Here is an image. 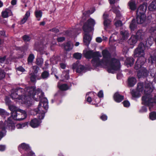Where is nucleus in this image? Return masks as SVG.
<instances>
[{
	"instance_id": "1",
	"label": "nucleus",
	"mask_w": 156,
	"mask_h": 156,
	"mask_svg": "<svg viewBox=\"0 0 156 156\" xmlns=\"http://www.w3.org/2000/svg\"><path fill=\"white\" fill-rule=\"evenodd\" d=\"M42 93L40 89L35 90L34 87H27L25 89L21 88L12 90L11 97L12 98L18 101L22 105L28 107L32 104V98L36 101L41 99V96Z\"/></svg>"
},
{
	"instance_id": "2",
	"label": "nucleus",
	"mask_w": 156,
	"mask_h": 156,
	"mask_svg": "<svg viewBox=\"0 0 156 156\" xmlns=\"http://www.w3.org/2000/svg\"><path fill=\"white\" fill-rule=\"evenodd\" d=\"M104 61L103 62L99 61V57L101 55L98 52H94L91 51H89L85 53V57L88 58H93L92 63L95 66L105 65L107 68L108 71L109 73H114L119 70L120 68L119 61L113 58H111L108 52L104 50L102 52Z\"/></svg>"
},
{
	"instance_id": "3",
	"label": "nucleus",
	"mask_w": 156,
	"mask_h": 156,
	"mask_svg": "<svg viewBox=\"0 0 156 156\" xmlns=\"http://www.w3.org/2000/svg\"><path fill=\"white\" fill-rule=\"evenodd\" d=\"M142 85L140 83L138 84V88L137 91L136 92L135 95H133L134 97H139L142 94L144 93L145 95L142 98V103L149 106L150 111L152 110V108H154V106L156 104V96L154 100H152L151 96L149 94L153 90V87L151 82L146 83L145 85V90L143 91L142 87Z\"/></svg>"
},
{
	"instance_id": "4",
	"label": "nucleus",
	"mask_w": 156,
	"mask_h": 156,
	"mask_svg": "<svg viewBox=\"0 0 156 156\" xmlns=\"http://www.w3.org/2000/svg\"><path fill=\"white\" fill-rule=\"evenodd\" d=\"M145 48L144 44L142 43H140L134 52V56L138 57L135 65V68L136 70L140 69L137 74L139 78H140L142 76H146L148 74L147 71L146 69L142 68L141 66L144 65L146 60L145 58L144 57L145 55L144 50Z\"/></svg>"
},
{
	"instance_id": "5",
	"label": "nucleus",
	"mask_w": 156,
	"mask_h": 156,
	"mask_svg": "<svg viewBox=\"0 0 156 156\" xmlns=\"http://www.w3.org/2000/svg\"><path fill=\"white\" fill-rule=\"evenodd\" d=\"M48 101L46 98H41L38 108L35 109L31 110V114L32 115L37 114L40 119H43L44 117L45 113L48 108Z\"/></svg>"
},
{
	"instance_id": "6",
	"label": "nucleus",
	"mask_w": 156,
	"mask_h": 156,
	"mask_svg": "<svg viewBox=\"0 0 156 156\" xmlns=\"http://www.w3.org/2000/svg\"><path fill=\"white\" fill-rule=\"evenodd\" d=\"M147 9V5L144 3L140 5L138 8L137 12L136 21L137 24H141L144 23L146 19L145 13Z\"/></svg>"
},
{
	"instance_id": "7",
	"label": "nucleus",
	"mask_w": 156,
	"mask_h": 156,
	"mask_svg": "<svg viewBox=\"0 0 156 156\" xmlns=\"http://www.w3.org/2000/svg\"><path fill=\"white\" fill-rule=\"evenodd\" d=\"M17 112H14L12 115L13 119L15 120H21L24 119L27 117V115L26 112L20 109H18Z\"/></svg>"
},
{
	"instance_id": "8",
	"label": "nucleus",
	"mask_w": 156,
	"mask_h": 156,
	"mask_svg": "<svg viewBox=\"0 0 156 156\" xmlns=\"http://www.w3.org/2000/svg\"><path fill=\"white\" fill-rule=\"evenodd\" d=\"M95 24V21L93 19H88L85 23L83 30L85 32H90L94 30V27Z\"/></svg>"
},
{
	"instance_id": "9",
	"label": "nucleus",
	"mask_w": 156,
	"mask_h": 156,
	"mask_svg": "<svg viewBox=\"0 0 156 156\" xmlns=\"http://www.w3.org/2000/svg\"><path fill=\"white\" fill-rule=\"evenodd\" d=\"M108 15L106 13H104L103 15V18L104 20L103 24L105 27V29L107 31L109 32V30H108V28H110L111 27L110 26L111 21L108 19Z\"/></svg>"
},
{
	"instance_id": "10",
	"label": "nucleus",
	"mask_w": 156,
	"mask_h": 156,
	"mask_svg": "<svg viewBox=\"0 0 156 156\" xmlns=\"http://www.w3.org/2000/svg\"><path fill=\"white\" fill-rule=\"evenodd\" d=\"M72 68L73 70L76 69V72L79 73L83 71L84 68L83 66L79 65L78 63H77L73 65Z\"/></svg>"
},
{
	"instance_id": "11",
	"label": "nucleus",
	"mask_w": 156,
	"mask_h": 156,
	"mask_svg": "<svg viewBox=\"0 0 156 156\" xmlns=\"http://www.w3.org/2000/svg\"><path fill=\"white\" fill-rule=\"evenodd\" d=\"M120 8L119 6H116L115 5H113L112 7V10L116 14V17L115 18V20H116L117 18L119 16H121L119 12Z\"/></svg>"
},
{
	"instance_id": "12",
	"label": "nucleus",
	"mask_w": 156,
	"mask_h": 156,
	"mask_svg": "<svg viewBox=\"0 0 156 156\" xmlns=\"http://www.w3.org/2000/svg\"><path fill=\"white\" fill-rule=\"evenodd\" d=\"M11 117H10L8 119L7 122V126H8L9 129L10 131H12L14 130L15 126V124L13 122L12 120H11Z\"/></svg>"
},
{
	"instance_id": "13",
	"label": "nucleus",
	"mask_w": 156,
	"mask_h": 156,
	"mask_svg": "<svg viewBox=\"0 0 156 156\" xmlns=\"http://www.w3.org/2000/svg\"><path fill=\"white\" fill-rule=\"evenodd\" d=\"M41 122L40 121L36 119H34L31 121L30 124L31 127L34 128L38 126Z\"/></svg>"
},
{
	"instance_id": "14",
	"label": "nucleus",
	"mask_w": 156,
	"mask_h": 156,
	"mask_svg": "<svg viewBox=\"0 0 156 156\" xmlns=\"http://www.w3.org/2000/svg\"><path fill=\"white\" fill-rule=\"evenodd\" d=\"M91 38V36L88 34L87 33L84 34L83 36V41L85 44L87 45H88Z\"/></svg>"
},
{
	"instance_id": "15",
	"label": "nucleus",
	"mask_w": 156,
	"mask_h": 156,
	"mask_svg": "<svg viewBox=\"0 0 156 156\" xmlns=\"http://www.w3.org/2000/svg\"><path fill=\"white\" fill-rule=\"evenodd\" d=\"M114 100L117 102H119L123 99V96L120 95L118 93H115L114 95Z\"/></svg>"
},
{
	"instance_id": "16",
	"label": "nucleus",
	"mask_w": 156,
	"mask_h": 156,
	"mask_svg": "<svg viewBox=\"0 0 156 156\" xmlns=\"http://www.w3.org/2000/svg\"><path fill=\"white\" fill-rule=\"evenodd\" d=\"M93 94L94 93L93 92L87 93L86 94L87 100L88 102L91 103L92 104H95L96 106H98L97 104H95V103H94L93 102L91 103L92 101L91 97L93 96Z\"/></svg>"
},
{
	"instance_id": "17",
	"label": "nucleus",
	"mask_w": 156,
	"mask_h": 156,
	"mask_svg": "<svg viewBox=\"0 0 156 156\" xmlns=\"http://www.w3.org/2000/svg\"><path fill=\"white\" fill-rule=\"evenodd\" d=\"M129 33L126 30H122L120 32V36L122 37L121 40H125L128 38L129 37Z\"/></svg>"
},
{
	"instance_id": "18",
	"label": "nucleus",
	"mask_w": 156,
	"mask_h": 156,
	"mask_svg": "<svg viewBox=\"0 0 156 156\" xmlns=\"http://www.w3.org/2000/svg\"><path fill=\"white\" fill-rule=\"evenodd\" d=\"M12 15V12L9 9H6L2 12V16L4 18H7Z\"/></svg>"
},
{
	"instance_id": "19",
	"label": "nucleus",
	"mask_w": 156,
	"mask_h": 156,
	"mask_svg": "<svg viewBox=\"0 0 156 156\" xmlns=\"http://www.w3.org/2000/svg\"><path fill=\"white\" fill-rule=\"evenodd\" d=\"M138 38L134 35H132L128 41V43L130 45L135 44Z\"/></svg>"
},
{
	"instance_id": "20",
	"label": "nucleus",
	"mask_w": 156,
	"mask_h": 156,
	"mask_svg": "<svg viewBox=\"0 0 156 156\" xmlns=\"http://www.w3.org/2000/svg\"><path fill=\"white\" fill-rule=\"evenodd\" d=\"M134 59L133 58H129L126 59L125 64L128 67L131 66L133 64Z\"/></svg>"
},
{
	"instance_id": "21",
	"label": "nucleus",
	"mask_w": 156,
	"mask_h": 156,
	"mask_svg": "<svg viewBox=\"0 0 156 156\" xmlns=\"http://www.w3.org/2000/svg\"><path fill=\"white\" fill-rule=\"evenodd\" d=\"M36 17L38 21H40L42 15V12L40 10H36L35 12Z\"/></svg>"
},
{
	"instance_id": "22",
	"label": "nucleus",
	"mask_w": 156,
	"mask_h": 156,
	"mask_svg": "<svg viewBox=\"0 0 156 156\" xmlns=\"http://www.w3.org/2000/svg\"><path fill=\"white\" fill-rule=\"evenodd\" d=\"M30 11H27L25 14L23 19L21 21V24H23L25 23L27 20L28 18L30 16Z\"/></svg>"
},
{
	"instance_id": "23",
	"label": "nucleus",
	"mask_w": 156,
	"mask_h": 156,
	"mask_svg": "<svg viewBox=\"0 0 156 156\" xmlns=\"http://www.w3.org/2000/svg\"><path fill=\"white\" fill-rule=\"evenodd\" d=\"M136 79L133 77H129L128 79V84L130 87L133 86L136 83Z\"/></svg>"
},
{
	"instance_id": "24",
	"label": "nucleus",
	"mask_w": 156,
	"mask_h": 156,
	"mask_svg": "<svg viewBox=\"0 0 156 156\" xmlns=\"http://www.w3.org/2000/svg\"><path fill=\"white\" fill-rule=\"evenodd\" d=\"M61 78L64 81L68 80L69 78V71L68 70L64 71L61 75Z\"/></svg>"
},
{
	"instance_id": "25",
	"label": "nucleus",
	"mask_w": 156,
	"mask_h": 156,
	"mask_svg": "<svg viewBox=\"0 0 156 156\" xmlns=\"http://www.w3.org/2000/svg\"><path fill=\"white\" fill-rule=\"evenodd\" d=\"M150 10L153 11L156 9V0H154L150 4L148 7Z\"/></svg>"
},
{
	"instance_id": "26",
	"label": "nucleus",
	"mask_w": 156,
	"mask_h": 156,
	"mask_svg": "<svg viewBox=\"0 0 156 156\" xmlns=\"http://www.w3.org/2000/svg\"><path fill=\"white\" fill-rule=\"evenodd\" d=\"M73 47V44L70 42H67L64 46V48L66 51L71 50Z\"/></svg>"
},
{
	"instance_id": "27",
	"label": "nucleus",
	"mask_w": 156,
	"mask_h": 156,
	"mask_svg": "<svg viewBox=\"0 0 156 156\" xmlns=\"http://www.w3.org/2000/svg\"><path fill=\"white\" fill-rule=\"evenodd\" d=\"M58 87L61 90H65L68 89V87L66 84H64L61 85L60 84L59 82L58 83Z\"/></svg>"
},
{
	"instance_id": "28",
	"label": "nucleus",
	"mask_w": 156,
	"mask_h": 156,
	"mask_svg": "<svg viewBox=\"0 0 156 156\" xmlns=\"http://www.w3.org/2000/svg\"><path fill=\"white\" fill-rule=\"evenodd\" d=\"M7 122L5 121V123H4L2 121L0 122V131L5 133V130L7 124Z\"/></svg>"
},
{
	"instance_id": "29",
	"label": "nucleus",
	"mask_w": 156,
	"mask_h": 156,
	"mask_svg": "<svg viewBox=\"0 0 156 156\" xmlns=\"http://www.w3.org/2000/svg\"><path fill=\"white\" fill-rule=\"evenodd\" d=\"M128 5L131 10H135L136 8L135 3L133 1H131L129 2Z\"/></svg>"
},
{
	"instance_id": "30",
	"label": "nucleus",
	"mask_w": 156,
	"mask_h": 156,
	"mask_svg": "<svg viewBox=\"0 0 156 156\" xmlns=\"http://www.w3.org/2000/svg\"><path fill=\"white\" fill-rule=\"evenodd\" d=\"M121 16H119L115 20H114V24L116 27H119L121 26L122 25V22L121 21L119 20Z\"/></svg>"
},
{
	"instance_id": "31",
	"label": "nucleus",
	"mask_w": 156,
	"mask_h": 156,
	"mask_svg": "<svg viewBox=\"0 0 156 156\" xmlns=\"http://www.w3.org/2000/svg\"><path fill=\"white\" fill-rule=\"evenodd\" d=\"M19 148L20 149H22L27 150L29 149L30 147L28 144H27L24 143H23L21 144L19 146Z\"/></svg>"
},
{
	"instance_id": "32",
	"label": "nucleus",
	"mask_w": 156,
	"mask_h": 156,
	"mask_svg": "<svg viewBox=\"0 0 156 156\" xmlns=\"http://www.w3.org/2000/svg\"><path fill=\"white\" fill-rule=\"evenodd\" d=\"M137 23L135 20H133L130 25V27L132 30H134L136 28Z\"/></svg>"
},
{
	"instance_id": "33",
	"label": "nucleus",
	"mask_w": 156,
	"mask_h": 156,
	"mask_svg": "<svg viewBox=\"0 0 156 156\" xmlns=\"http://www.w3.org/2000/svg\"><path fill=\"white\" fill-rule=\"evenodd\" d=\"M9 108L10 110L12 111L11 112V116H12V115L13 112H17L18 110V109H19V108H17L15 106L13 105H10L9 106Z\"/></svg>"
},
{
	"instance_id": "34",
	"label": "nucleus",
	"mask_w": 156,
	"mask_h": 156,
	"mask_svg": "<svg viewBox=\"0 0 156 156\" xmlns=\"http://www.w3.org/2000/svg\"><path fill=\"white\" fill-rule=\"evenodd\" d=\"M34 57V55L32 54H30L29 55L27 59V61L28 64L31 63L32 62Z\"/></svg>"
},
{
	"instance_id": "35",
	"label": "nucleus",
	"mask_w": 156,
	"mask_h": 156,
	"mask_svg": "<svg viewBox=\"0 0 156 156\" xmlns=\"http://www.w3.org/2000/svg\"><path fill=\"white\" fill-rule=\"evenodd\" d=\"M26 126H27V123L26 122L22 124H18L16 125V127L18 129H22Z\"/></svg>"
},
{
	"instance_id": "36",
	"label": "nucleus",
	"mask_w": 156,
	"mask_h": 156,
	"mask_svg": "<svg viewBox=\"0 0 156 156\" xmlns=\"http://www.w3.org/2000/svg\"><path fill=\"white\" fill-rule=\"evenodd\" d=\"M149 117L151 120H154L156 119V113L153 112H151L149 115Z\"/></svg>"
},
{
	"instance_id": "37",
	"label": "nucleus",
	"mask_w": 156,
	"mask_h": 156,
	"mask_svg": "<svg viewBox=\"0 0 156 156\" xmlns=\"http://www.w3.org/2000/svg\"><path fill=\"white\" fill-rule=\"evenodd\" d=\"M43 63V59L41 58H37L36 59V63L39 66H41Z\"/></svg>"
},
{
	"instance_id": "38",
	"label": "nucleus",
	"mask_w": 156,
	"mask_h": 156,
	"mask_svg": "<svg viewBox=\"0 0 156 156\" xmlns=\"http://www.w3.org/2000/svg\"><path fill=\"white\" fill-rule=\"evenodd\" d=\"M144 33L142 32L141 30H139L136 33V37L138 38H142V37L143 36Z\"/></svg>"
},
{
	"instance_id": "39",
	"label": "nucleus",
	"mask_w": 156,
	"mask_h": 156,
	"mask_svg": "<svg viewBox=\"0 0 156 156\" xmlns=\"http://www.w3.org/2000/svg\"><path fill=\"white\" fill-rule=\"evenodd\" d=\"M49 75V74L48 72L47 71H44L41 74V76L42 78L45 79L48 77Z\"/></svg>"
},
{
	"instance_id": "40",
	"label": "nucleus",
	"mask_w": 156,
	"mask_h": 156,
	"mask_svg": "<svg viewBox=\"0 0 156 156\" xmlns=\"http://www.w3.org/2000/svg\"><path fill=\"white\" fill-rule=\"evenodd\" d=\"M73 57L76 59H80L81 58L82 55L79 53H76L73 55Z\"/></svg>"
},
{
	"instance_id": "41",
	"label": "nucleus",
	"mask_w": 156,
	"mask_h": 156,
	"mask_svg": "<svg viewBox=\"0 0 156 156\" xmlns=\"http://www.w3.org/2000/svg\"><path fill=\"white\" fill-rule=\"evenodd\" d=\"M23 37V40L26 42L28 41L31 39V37L27 35H24Z\"/></svg>"
},
{
	"instance_id": "42",
	"label": "nucleus",
	"mask_w": 156,
	"mask_h": 156,
	"mask_svg": "<svg viewBox=\"0 0 156 156\" xmlns=\"http://www.w3.org/2000/svg\"><path fill=\"white\" fill-rule=\"evenodd\" d=\"M9 115V114L5 112L4 109L0 108V115Z\"/></svg>"
},
{
	"instance_id": "43",
	"label": "nucleus",
	"mask_w": 156,
	"mask_h": 156,
	"mask_svg": "<svg viewBox=\"0 0 156 156\" xmlns=\"http://www.w3.org/2000/svg\"><path fill=\"white\" fill-rule=\"evenodd\" d=\"M31 76L30 77V79L31 81L34 82L36 80V75L34 74H32L31 73L30 74Z\"/></svg>"
},
{
	"instance_id": "44",
	"label": "nucleus",
	"mask_w": 156,
	"mask_h": 156,
	"mask_svg": "<svg viewBox=\"0 0 156 156\" xmlns=\"http://www.w3.org/2000/svg\"><path fill=\"white\" fill-rule=\"evenodd\" d=\"M123 103L124 106L126 107H128L130 105V103L128 101H124L123 102Z\"/></svg>"
},
{
	"instance_id": "45",
	"label": "nucleus",
	"mask_w": 156,
	"mask_h": 156,
	"mask_svg": "<svg viewBox=\"0 0 156 156\" xmlns=\"http://www.w3.org/2000/svg\"><path fill=\"white\" fill-rule=\"evenodd\" d=\"M5 77L4 72L2 70H0V80L2 79Z\"/></svg>"
},
{
	"instance_id": "46",
	"label": "nucleus",
	"mask_w": 156,
	"mask_h": 156,
	"mask_svg": "<svg viewBox=\"0 0 156 156\" xmlns=\"http://www.w3.org/2000/svg\"><path fill=\"white\" fill-rule=\"evenodd\" d=\"M16 71L17 72H18V71H20L23 72H25V69H24L22 67L20 66L17 68Z\"/></svg>"
},
{
	"instance_id": "47",
	"label": "nucleus",
	"mask_w": 156,
	"mask_h": 156,
	"mask_svg": "<svg viewBox=\"0 0 156 156\" xmlns=\"http://www.w3.org/2000/svg\"><path fill=\"white\" fill-rule=\"evenodd\" d=\"M5 102L6 104L9 106L10 105L11 101L9 100V98L7 97H6L5 98Z\"/></svg>"
},
{
	"instance_id": "48",
	"label": "nucleus",
	"mask_w": 156,
	"mask_h": 156,
	"mask_svg": "<svg viewBox=\"0 0 156 156\" xmlns=\"http://www.w3.org/2000/svg\"><path fill=\"white\" fill-rule=\"evenodd\" d=\"M32 69L34 70V73H37L39 69V68L36 66H33Z\"/></svg>"
},
{
	"instance_id": "49",
	"label": "nucleus",
	"mask_w": 156,
	"mask_h": 156,
	"mask_svg": "<svg viewBox=\"0 0 156 156\" xmlns=\"http://www.w3.org/2000/svg\"><path fill=\"white\" fill-rule=\"evenodd\" d=\"M101 119L103 121L106 120L107 119V116L105 115H102L101 116Z\"/></svg>"
},
{
	"instance_id": "50",
	"label": "nucleus",
	"mask_w": 156,
	"mask_h": 156,
	"mask_svg": "<svg viewBox=\"0 0 156 156\" xmlns=\"http://www.w3.org/2000/svg\"><path fill=\"white\" fill-rule=\"evenodd\" d=\"M5 145H0V151H3L5 150Z\"/></svg>"
},
{
	"instance_id": "51",
	"label": "nucleus",
	"mask_w": 156,
	"mask_h": 156,
	"mask_svg": "<svg viewBox=\"0 0 156 156\" xmlns=\"http://www.w3.org/2000/svg\"><path fill=\"white\" fill-rule=\"evenodd\" d=\"M65 39L64 37H59L57 38V40L58 42H62Z\"/></svg>"
},
{
	"instance_id": "52",
	"label": "nucleus",
	"mask_w": 156,
	"mask_h": 156,
	"mask_svg": "<svg viewBox=\"0 0 156 156\" xmlns=\"http://www.w3.org/2000/svg\"><path fill=\"white\" fill-rule=\"evenodd\" d=\"M98 96L100 98H101L103 97V92L102 91H100L98 93Z\"/></svg>"
},
{
	"instance_id": "53",
	"label": "nucleus",
	"mask_w": 156,
	"mask_h": 156,
	"mask_svg": "<svg viewBox=\"0 0 156 156\" xmlns=\"http://www.w3.org/2000/svg\"><path fill=\"white\" fill-rule=\"evenodd\" d=\"M96 40L98 43H101L102 41V39L100 37H98L96 38Z\"/></svg>"
},
{
	"instance_id": "54",
	"label": "nucleus",
	"mask_w": 156,
	"mask_h": 156,
	"mask_svg": "<svg viewBox=\"0 0 156 156\" xmlns=\"http://www.w3.org/2000/svg\"><path fill=\"white\" fill-rule=\"evenodd\" d=\"M147 109L145 106H144L142 107V109L140 110L141 112H146L147 111Z\"/></svg>"
},
{
	"instance_id": "55",
	"label": "nucleus",
	"mask_w": 156,
	"mask_h": 156,
	"mask_svg": "<svg viewBox=\"0 0 156 156\" xmlns=\"http://www.w3.org/2000/svg\"><path fill=\"white\" fill-rule=\"evenodd\" d=\"M5 133L0 131V140L3 137L5 134Z\"/></svg>"
},
{
	"instance_id": "56",
	"label": "nucleus",
	"mask_w": 156,
	"mask_h": 156,
	"mask_svg": "<svg viewBox=\"0 0 156 156\" xmlns=\"http://www.w3.org/2000/svg\"><path fill=\"white\" fill-rule=\"evenodd\" d=\"M5 57L0 58V63H3L5 61Z\"/></svg>"
},
{
	"instance_id": "57",
	"label": "nucleus",
	"mask_w": 156,
	"mask_h": 156,
	"mask_svg": "<svg viewBox=\"0 0 156 156\" xmlns=\"http://www.w3.org/2000/svg\"><path fill=\"white\" fill-rule=\"evenodd\" d=\"M60 66L63 69H64L66 67V65L65 64L63 63H62L60 64Z\"/></svg>"
},
{
	"instance_id": "58",
	"label": "nucleus",
	"mask_w": 156,
	"mask_h": 156,
	"mask_svg": "<svg viewBox=\"0 0 156 156\" xmlns=\"http://www.w3.org/2000/svg\"><path fill=\"white\" fill-rule=\"evenodd\" d=\"M156 59V58H152V57L151 56L150 58L149 59V60H151V63H153L154 62V61H155Z\"/></svg>"
},
{
	"instance_id": "59",
	"label": "nucleus",
	"mask_w": 156,
	"mask_h": 156,
	"mask_svg": "<svg viewBox=\"0 0 156 156\" xmlns=\"http://www.w3.org/2000/svg\"><path fill=\"white\" fill-rule=\"evenodd\" d=\"M51 31H53L55 32H58L59 31V30L58 29L56 28H54L52 29L51 30Z\"/></svg>"
},
{
	"instance_id": "60",
	"label": "nucleus",
	"mask_w": 156,
	"mask_h": 156,
	"mask_svg": "<svg viewBox=\"0 0 156 156\" xmlns=\"http://www.w3.org/2000/svg\"><path fill=\"white\" fill-rule=\"evenodd\" d=\"M110 4H114L115 2V0H108Z\"/></svg>"
},
{
	"instance_id": "61",
	"label": "nucleus",
	"mask_w": 156,
	"mask_h": 156,
	"mask_svg": "<svg viewBox=\"0 0 156 156\" xmlns=\"http://www.w3.org/2000/svg\"><path fill=\"white\" fill-rule=\"evenodd\" d=\"M16 0H12L11 1V4L12 5H14L16 4Z\"/></svg>"
},
{
	"instance_id": "62",
	"label": "nucleus",
	"mask_w": 156,
	"mask_h": 156,
	"mask_svg": "<svg viewBox=\"0 0 156 156\" xmlns=\"http://www.w3.org/2000/svg\"><path fill=\"white\" fill-rule=\"evenodd\" d=\"M0 34L2 35H4L5 34V32L3 30L0 31Z\"/></svg>"
},
{
	"instance_id": "63",
	"label": "nucleus",
	"mask_w": 156,
	"mask_h": 156,
	"mask_svg": "<svg viewBox=\"0 0 156 156\" xmlns=\"http://www.w3.org/2000/svg\"><path fill=\"white\" fill-rule=\"evenodd\" d=\"M30 154H28V156H30V155H31V156H35L33 152L31 151L30 152Z\"/></svg>"
},
{
	"instance_id": "64",
	"label": "nucleus",
	"mask_w": 156,
	"mask_h": 156,
	"mask_svg": "<svg viewBox=\"0 0 156 156\" xmlns=\"http://www.w3.org/2000/svg\"><path fill=\"white\" fill-rule=\"evenodd\" d=\"M45 24L44 22H42L40 23V25H44Z\"/></svg>"
}]
</instances>
